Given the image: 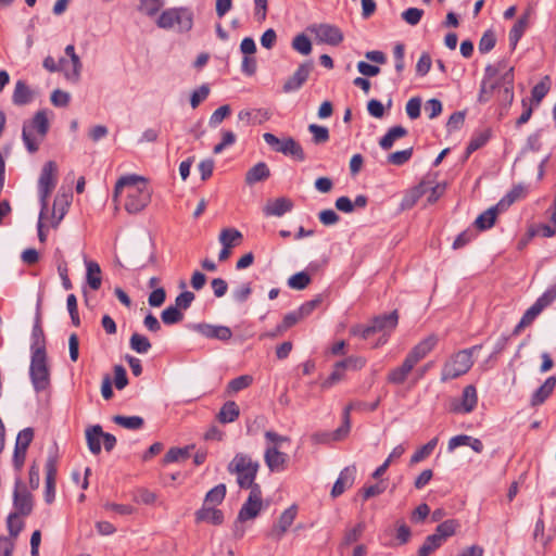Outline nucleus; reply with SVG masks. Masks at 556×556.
Here are the masks:
<instances>
[{"label": "nucleus", "mask_w": 556, "mask_h": 556, "mask_svg": "<svg viewBox=\"0 0 556 556\" xmlns=\"http://www.w3.org/2000/svg\"><path fill=\"white\" fill-rule=\"evenodd\" d=\"M495 98L504 106L514 100V67L506 60H501L485 67L478 100L481 103Z\"/></svg>", "instance_id": "nucleus-1"}, {"label": "nucleus", "mask_w": 556, "mask_h": 556, "mask_svg": "<svg viewBox=\"0 0 556 556\" xmlns=\"http://www.w3.org/2000/svg\"><path fill=\"white\" fill-rule=\"evenodd\" d=\"M151 194L146 179L137 175L119 178L114 189V200L125 195L124 207L130 214L141 212L150 203Z\"/></svg>", "instance_id": "nucleus-2"}, {"label": "nucleus", "mask_w": 556, "mask_h": 556, "mask_svg": "<svg viewBox=\"0 0 556 556\" xmlns=\"http://www.w3.org/2000/svg\"><path fill=\"white\" fill-rule=\"evenodd\" d=\"M53 112L47 109L37 111L31 118L24 121L22 140L29 153H36L46 139Z\"/></svg>", "instance_id": "nucleus-3"}, {"label": "nucleus", "mask_w": 556, "mask_h": 556, "mask_svg": "<svg viewBox=\"0 0 556 556\" xmlns=\"http://www.w3.org/2000/svg\"><path fill=\"white\" fill-rule=\"evenodd\" d=\"M397 312L393 311L390 314L375 317L368 326L356 325L351 328L350 332L365 340L369 339L374 333L381 332V337L374 345V348H378L388 342L389 336L397 326Z\"/></svg>", "instance_id": "nucleus-4"}, {"label": "nucleus", "mask_w": 556, "mask_h": 556, "mask_svg": "<svg viewBox=\"0 0 556 556\" xmlns=\"http://www.w3.org/2000/svg\"><path fill=\"white\" fill-rule=\"evenodd\" d=\"M478 349L479 346H472L470 349L460 350L451 355L442 367L440 377L441 381L445 382L453 380L467 374L473 365L472 355Z\"/></svg>", "instance_id": "nucleus-5"}, {"label": "nucleus", "mask_w": 556, "mask_h": 556, "mask_svg": "<svg viewBox=\"0 0 556 556\" xmlns=\"http://www.w3.org/2000/svg\"><path fill=\"white\" fill-rule=\"evenodd\" d=\"M156 24L163 29L187 33L193 26V12L188 8H172L162 12Z\"/></svg>", "instance_id": "nucleus-6"}, {"label": "nucleus", "mask_w": 556, "mask_h": 556, "mask_svg": "<svg viewBox=\"0 0 556 556\" xmlns=\"http://www.w3.org/2000/svg\"><path fill=\"white\" fill-rule=\"evenodd\" d=\"M258 463L254 462L250 456L237 454L228 465V470L237 475V482L240 488L252 489L254 480L258 471Z\"/></svg>", "instance_id": "nucleus-7"}, {"label": "nucleus", "mask_w": 556, "mask_h": 556, "mask_svg": "<svg viewBox=\"0 0 556 556\" xmlns=\"http://www.w3.org/2000/svg\"><path fill=\"white\" fill-rule=\"evenodd\" d=\"M31 383L37 392L45 391L50 386V369L47 362L46 350L36 348L31 353L29 367Z\"/></svg>", "instance_id": "nucleus-8"}, {"label": "nucleus", "mask_w": 556, "mask_h": 556, "mask_svg": "<svg viewBox=\"0 0 556 556\" xmlns=\"http://www.w3.org/2000/svg\"><path fill=\"white\" fill-rule=\"evenodd\" d=\"M58 181V165L54 161L43 164L38 179V194L41 208L48 210V199L54 190Z\"/></svg>", "instance_id": "nucleus-9"}, {"label": "nucleus", "mask_w": 556, "mask_h": 556, "mask_svg": "<svg viewBox=\"0 0 556 556\" xmlns=\"http://www.w3.org/2000/svg\"><path fill=\"white\" fill-rule=\"evenodd\" d=\"M556 299V286L548 288L536 301L529 307L521 317L513 333L519 334L520 331L530 326L532 321L541 314V312L551 305Z\"/></svg>", "instance_id": "nucleus-10"}, {"label": "nucleus", "mask_w": 556, "mask_h": 556, "mask_svg": "<svg viewBox=\"0 0 556 556\" xmlns=\"http://www.w3.org/2000/svg\"><path fill=\"white\" fill-rule=\"evenodd\" d=\"M263 139L276 152H280L285 155H291L299 161L305 160L303 148L291 137L279 139L271 132H265L263 135Z\"/></svg>", "instance_id": "nucleus-11"}, {"label": "nucleus", "mask_w": 556, "mask_h": 556, "mask_svg": "<svg viewBox=\"0 0 556 556\" xmlns=\"http://www.w3.org/2000/svg\"><path fill=\"white\" fill-rule=\"evenodd\" d=\"M263 507H264V505H263L261 488H260V485H254V486H252L247 501L243 503L242 507L240 508L237 520L240 522L253 520L260 515Z\"/></svg>", "instance_id": "nucleus-12"}, {"label": "nucleus", "mask_w": 556, "mask_h": 556, "mask_svg": "<svg viewBox=\"0 0 556 556\" xmlns=\"http://www.w3.org/2000/svg\"><path fill=\"white\" fill-rule=\"evenodd\" d=\"M73 195L70 191H59L54 201L51 214H48V226L56 228L64 218L72 203Z\"/></svg>", "instance_id": "nucleus-13"}, {"label": "nucleus", "mask_w": 556, "mask_h": 556, "mask_svg": "<svg viewBox=\"0 0 556 556\" xmlns=\"http://www.w3.org/2000/svg\"><path fill=\"white\" fill-rule=\"evenodd\" d=\"M46 481H45V501L47 504L53 503L55 498V483L58 472V457L50 455L46 462Z\"/></svg>", "instance_id": "nucleus-14"}, {"label": "nucleus", "mask_w": 556, "mask_h": 556, "mask_svg": "<svg viewBox=\"0 0 556 556\" xmlns=\"http://www.w3.org/2000/svg\"><path fill=\"white\" fill-rule=\"evenodd\" d=\"M298 514V507L296 505H291L287 509H285L281 515L279 516L277 522L270 529L268 536L274 540H280L288 529L293 523L295 517Z\"/></svg>", "instance_id": "nucleus-15"}, {"label": "nucleus", "mask_w": 556, "mask_h": 556, "mask_svg": "<svg viewBox=\"0 0 556 556\" xmlns=\"http://www.w3.org/2000/svg\"><path fill=\"white\" fill-rule=\"evenodd\" d=\"M13 502L15 513L27 516L31 513L33 509V498L31 494L27 491L26 486L17 481L14 489Z\"/></svg>", "instance_id": "nucleus-16"}, {"label": "nucleus", "mask_w": 556, "mask_h": 556, "mask_svg": "<svg viewBox=\"0 0 556 556\" xmlns=\"http://www.w3.org/2000/svg\"><path fill=\"white\" fill-rule=\"evenodd\" d=\"M311 30L316 35L318 41L327 45L337 46L343 39V35L340 29L329 24L313 26Z\"/></svg>", "instance_id": "nucleus-17"}, {"label": "nucleus", "mask_w": 556, "mask_h": 556, "mask_svg": "<svg viewBox=\"0 0 556 556\" xmlns=\"http://www.w3.org/2000/svg\"><path fill=\"white\" fill-rule=\"evenodd\" d=\"M312 70V62H305L301 64L295 71V73L291 77H289L285 83L282 87L283 92L289 93L300 89L302 85L307 80Z\"/></svg>", "instance_id": "nucleus-18"}, {"label": "nucleus", "mask_w": 556, "mask_h": 556, "mask_svg": "<svg viewBox=\"0 0 556 556\" xmlns=\"http://www.w3.org/2000/svg\"><path fill=\"white\" fill-rule=\"evenodd\" d=\"M197 332L208 339H216L219 341H229L232 337V331L227 326L199 324L194 327Z\"/></svg>", "instance_id": "nucleus-19"}, {"label": "nucleus", "mask_w": 556, "mask_h": 556, "mask_svg": "<svg viewBox=\"0 0 556 556\" xmlns=\"http://www.w3.org/2000/svg\"><path fill=\"white\" fill-rule=\"evenodd\" d=\"M264 460L270 471H283L287 468L289 456L275 446H267Z\"/></svg>", "instance_id": "nucleus-20"}, {"label": "nucleus", "mask_w": 556, "mask_h": 556, "mask_svg": "<svg viewBox=\"0 0 556 556\" xmlns=\"http://www.w3.org/2000/svg\"><path fill=\"white\" fill-rule=\"evenodd\" d=\"M438 337L435 334H430L424 340H421L418 344H416L412 351L407 354V356L418 364L421 359H424L437 345Z\"/></svg>", "instance_id": "nucleus-21"}, {"label": "nucleus", "mask_w": 556, "mask_h": 556, "mask_svg": "<svg viewBox=\"0 0 556 556\" xmlns=\"http://www.w3.org/2000/svg\"><path fill=\"white\" fill-rule=\"evenodd\" d=\"M293 207V202L286 198L280 197L274 200L267 201L265 206L263 207V212L266 216H277L280 217L286 213L290 212Z\"/></svg>", "instance_id": "nucleus-22"}, {"label": "nucleus", "mask_w": 556, "mask_h": 556, "mask_svg": "<svg viewBox=\"0 0 556 556\" xmlns=\"http://www.w3.org/2000/svg\"><path fill=\"white\" fill-rule=\"evenodd\" d=\"M195 521L219 526L224 522V514L216 506L203 504L202 507L195 511Z\"/></svg>", "instance_id": "nucleus-23"}, {"label": "nucleus", "mask_w": 556, "mask_h": 556, "mask_svg": "<svg viewBox=\"0 0 556 556\" xmlns=\"http://www.w3.org/2000/svg\"><path fill=\"white\" fill-rule=\"evenodd\" d=\"M459 446H469L476 453H481L484 447L480 439L467 434H459L450 439L447 444L450 453L454 452Z\"/></svg>", "instance_id": "nucleus-24"}, {"label": "nucleus", "mask_w": 556, "mask_h": 556, "mask_svg": "<svg viewBox=\"0 0 556 556\" xmlns=\"http://www.w3.org/2000/svg\"><path fill=\"white\" fill-rule=\"evenodd\" d=\"M356 468L355 466L345 467L341 472L337 481L334 482L331 495L337 497L341 495L346 489L352 486L355 479Z\"/></svg>", "instance_id": "nucleus-25"}, {"label": "nucleus", "mask_w": 556, "mask_h": 556, "mask_svg": "<svg viewBox=\"0 0 556 556\" xmlns=\"http://www.w3.org/2000/svg\"><path fill=\"white\" fill-rule=\"evenodd\" d=\"M35 96V91L24 80H17L12 94V102L17 106L27 105L33 102Z\"/></svg>", "instance_id": "nucleus-26"}, {"label": "nucleus", "mask_w": 556, "mask_h": 556, "mask_svg": "<svg viewBox=\"0 0 556 556\" xmlns=\"http://www.w3.org/2000/svg\"><path fill=\"white\" fill-rule=\"evenodd\" d=\"M417 364L408 356L405 357L401 366L393 368L388 375V382L393 384H402L406 381L408 375Z\"/></svg>", "instance_id": "nucleus-27"}, {"label": "nucleus", "mask_w": 556, "mask_h": 556, "mask_svg": "<svg viewBox=\"0 0 556 556\" xmlns=\"http://www.w3.org/2000/svg\"><path fill=\"white\" fill-rule=\"evenodd\" d=\"M477 390L472 384L465 387L463 391L462 402L459 406L454 408L455 412L468 414L472 412L477 405Z\"/></svg>", "instance_id": "nucleus-28"}, {"label": "nucleus", "mask_w": 556, "mask_h": 556, "mask_svg": "<svg viewBox=\"0 0 556 556\" xmlns=\"http://www.w3.org/2000/svg\"><path fill=\"white\" fill-rule=\"evenodd\" d=\"M270 176V170L266 163L258 162L245 174V184L252 186L258 181L266 180Z\"/></svg>", "instance_id": "nucleus-29"}, {"label": "nucleus", "mask_w": 556, "mask_h": 556, "mask_svg": "<svg viewBox=\"0 0 556 556\" xmlns=\"http://www.w3.org/2000/svg\"><path fill=\"white\" fill-rule=\"evenodd\" d=\"M556 387V378L548 377L544 383L532 394L531 405L538 406L544 403V401L553 393Z\"/></svg>", "instance_id": "nucleus-30"}, {"label": "nucleus", "mask_w": 556, "mask_h": 556, "mask_svg": "<svg viewBox=\"0 0 556 556\" xmlns=\"http://www.w3.org/2000/svg\"><path fill=\"white\" fill-rule=\"evenodd\" d=\"M427 181H421L417 187L410 189L403 198L401 202L402 210H408L413 207L416 202L427 192Z\"/></svg>", "instance_id": "nucleus-31"}, {"label": "nucleus", "mask_w": 556, "mask_h": 556, "mask_svg": "<svg viewBox=\"0 0 556 556\" xmlns=\"http://www.w3.org/2000/svg\"><path fill=\"white\" fill-rule=\"evenodd\" d=\"M103 430L101 426L96 425L86 430V440L90 452L94 455L101 452V440Z\"/></svg>", "instance_id": "nucleus-32"}, {"label": "nucleus", "mask_w": 556, "mask_h": 556, "mask_svg": "<svg viewBox=\"0 0 556 556\" xmlns=\"http://www.w3.org/2000/svg\"><path fill=\"white\" fill-rule=\"evenodd\" d=\"M407 135V129L403 126L391 127L388 132L380 139L379 146L383 150H390L394 142Z\"/></svg>", "instance_id": "nucleus-33"}, {"label": "nucleus", "mask_w": 556, "mask_h": 556, "mask_svg": "<svg viewBox=\"0 0 556 556\" xmlns=\"http://www.w3.org/2000/svg\"><path fill=\"white\" fill-rule=\"evenodd\" d=\"M218 240L223 247L232 249L241 243L242 233L235 228H224Z\"/></svg>", "instance_id": "nucleus-34"}, {"label": "nucleus", "mask_w": 556, "mask_h": 556, "mask_svg": "<svg viewBox=\"0 0 556 556\" xmlns=\"http://www.w3.org/2000/svg\"><path fill=\"white\" fill-rule=\"evenodd\" d=\"M501 206L498 204L496 206L490 207L482 214H480L475 220V226L480 230H485L491 228L496 219V215Z\"/></svg>", "instance_id": "nucleus-35"}, {"label": "nucleus", "mask_w": 556, "mask_h": 556, "mask_svg": "<svg viewBox=\"0 0 556 556\" xmlns=\"http://www.w3.org/2000/svg\"><path fill=\"white\" fill-rule=\"evenodd\" d=\"M87 268V283L92 290H98L101 287V268L98 263L93 261L86 262Z\"/></svg>", "instance_id": "nucleus-36"}, {"label": "nucleus", "mask_w": 556, "mask_h": 556, "mask_svg": "<svg viewBox=\"0 0 556 556\" xmlns=\"http://www.w3.org/2000/svg\"><path fill=\"white\" fill-rule=\"evenodd\" d=\"M529 24L528 15L525 14L518 18L513 28L509 31V43L513 49L516 48L518 41L522 37L525 30L527 29Z\"/></svg>", "instance_id": "nucleus-37"}, {"label": "nucleus", "mask_w": 556, "mask_h": 556, "mask_svg": "<svg viewBox=\"0 0 556 556\" xmlns=\"http://www.w3.org/2000/svg\"><path fill=\"white\" fill-rule=\"evenodd\" d=\"M240 414L239 406L233 402L229 401L224 404L218 414V420L223 424L235 421Z\"/></svg>", "instance_id": "nucleus-38"}, {"label": "nucleus", "mask_w": 556, "mask_h": 556, "mask_svg": "<svg viewBox=\"0 0 556 556\" xmlns=\"http://www.w3.org/2000/svg\"><path fill=\"white\" fill-rule=\"evenodd\" d=\"M458 528L459 522L457 520L448 519L440 523L433 534L444 542L447 538L452 536Z\"/></svg>", "instance_id": "nucleus-39"}, {"label": "nucleus", "mask_w": 556, "mask_h": 556, "mask_svg": "<svg viewBox=\"0 0 556 556\" xmlns=\"http://www.w3.org/2000/svg\"><path fill=\"white\" fill-rule=\"evenodd\" d=\"M225 496L226 485L220 483L206 493L203 504L217 507V505L224 501Z\"/></svg>", "instance_id": "nucleus-40"}, {"label": "nucleus", "mask_w": 556, "mask_h": 556, "mask_svg": "<svg viewBox=\"0 0 556 556\" xmlns=\"http://www.w3.org/2000/svg\"><path fill=\"white\" fill-rule=\"evenodd\" d=\"M527 194V188L525 186L518 185L515 186L505 198H503L498 202V206H501V210L507 208L509 205H511L515 201L523 198Z\"/></svg>", "instance_id": "nucleus-41"}, {"label": "nucleus", "mask_w": 556, "mask_h": 556, "mask_svg": "<svg viewBox=\"0 0 556 556\" xmlns=\"http://www.w3.org/2000/svg\"><path fill=\"white\" fill-rule=\"evenodd\" d=\"M491 131L489 129L481 130L479 132H476L473 137L471 138L470 142L468 143L466 153L467 155L471 154L472 152L477 151L481 147H483L490 139Z\"/></svg>", "instance_id": "nucleus-42"}, {"label": "nucleus", "mask_w": 556, "mask_h": 556, "mask_svg": "<svg viewBox=\"0 0 556 556\" xmlns=\"http://www.w3.org/2000/svg\"><path fill=\"white\" fill-rule=\"evenodd\" d=\"M352 409H353V404H350L344 408L343 425L331 434L332 440L339 441V440L344 439L349 434L350 429H351L350 413Z\"/></svg>", "instance_id": "nucleus-43"}, {"label": "nucleus", "mask_w": 556, "mask_h": 556, "mask_svg": "<svg viewBox=\"0 0 556 556\" xmlns=\"http://www.w3.org/2000/svg\"><path fill=\"white\" fill-rule=\"evenodd\" d=\"M113 421L126 429H139L143 425V419L139 416H121L116 415L113 417Z\"/></svg>", "instance_id": "nucleus-44"}, {"label": "nucleus", "mask_w": 556, "mask_h": 556, "mask_svg": "<svg viewBox=\"0 0 556 556\" xmlns=\"http://www.w3.org/2000/svg\"><path fill=\"white\" fill-rule=\"evenodd\" d=\"M438 444V438H433L427 444L418 448L410 457V464L415 465L427 458L435 448Z\"/></svg>", "instance_id": "nucleus-45"}, {"label": "nucleus", "mask_w": 556, "mask_h": 556, "mask_svg": "<svg viewBox=\"0 0 556 556\" xmlns=\"http://www.w3.org/2000/svg\"><path fill=\"white\" fill-rule=\"evenodd\" d=\"M364 529H365L364 522H358L353 528L346 529L344 536L342 539V542H341V546L342 547L349 546V545L357 542L361 539V536L364 532Z\"/></svg>", "instance_id": "nucleus-46"}, {"label": "nucleus", "mask_w": 556, "mask_h": 556, "mask_svg": "<svg viewBox=\"0 0 556 556\" xmlns=\"http://www.w3.org/2000/svg\"><path fill=\"white\" fill-rule=\"evenodd\" d=\"M190 446L172 447L164 456V463H176L186 460L190 456Z\"/></svg>", "instance_id": "nucleus-47"}, {"label": "nucleus", "mask_w": 556, "mask_h": 556, "mask_svg": "<svg viewBox=\"0 0 556 556\" xmlns=\"http://www.w3.org/2000/svg\"><path fill=\"white\" fill-rule=\"evenodd\" d=\"M129 344L134 351L140 354H146L151 349V343L148 338L139 333H134L130 337Z\"/></svg>", "instance_id": "nucleus-48"}, {"label": "nucleus", "mask_w": 556, "mask_h": 556, "mask_svg": "<svg viewBox=\"0 0 556 556\" xmlns=\"http://www.w3.org/2000/svg\"><path fill=\"white\" fill-rule=\"evenodd\" d=\"M345 367L341 362H338L333 366V370L330 376L321 383L324 389H328L344 378Z\"/></svg>", "instance_id": "nucleus-49"}, {"label": "nucleus", "mask_w": 556, "mask_h": 556, "mask_svg": "<svg viewBox=\"0 0 556 556\" xmlns=\"http://www.w3.org/2000/svg\"><path fill=\"white\" fill-rule=\"evenodd\" d=\"M443 542L434 534L428 535L418 551V556H429L437 548H439Z\"/></svg>", "instance_id": "nucleus-50"}, {"label": "nucleus", "mask_w": 556, "mask_h": 556, "mask_svg": "<svg viewBox=\"0 0 556 556\" xmlns=\"http://www.w3.org/2000/svg\"><path fill=\"white\" fill-rule=\"evenodd\" d=\"M72 71H73V65H72L71 59L61 58L59 60V72L63 73L64 78L67 81L72 83V84H77L80 80L81 70H78L76 78L71 76Z\"/></svg>", "instance_id": "nucleus-51"}, {"label": "nucleus", "mask_w": 556, "mask_h": 556, "mask_svg": "<svg viewBox=\"0 0 556 556\" xmlns=\"http://www.w3.org/2000/svg\"><path fill=\"white\" fill-rule=\"evenodd\" d=\"M309 282L311 277L304 271L296 273L288 279V286L294 290H303Z\"/></svg>", "instance_id": "nucleus-52"}, {"label": "nucleus", "mask_w": 556, "mask_h": 556, "mask_svg": "<svg viewBox=\"0 0 556 556\" xmlns=\"http://www.w3.org/2000/svg\"><path fill=\"white\" fill-rule=\"evenodd\" d=\"M220 135H222V141L213 148L214 154L222 153L226 148L232 146L237 140L235 132L231 130L223 129L220 131Z\"/></svg>", "instance_id": "nucleus-53"}, {"label": "nucleus", "mask_w": 556, "mask_h": 556, "mask_svg": "<svg viewBox=\"0 0 556 556\" xmlns=\"http://www.w3.org/2000/svg\"><path fill=\"white\" fill-rule=\"evenodd\" d=\"M292 48L303 55H307L312 51V43L307 36L300 34L292 40Z\"/></svg>", "instance_id": "nucleus-54"}, {"label": "nucleus", "mask_w": 556, "mask_h": 556, "mask_svg": "<svg viewBox=\"0 0 556 556\" xmlns=\"http://www.w3.org/2000/svg\"><path fill=\"white\" fill-rule=\"evenodd\" d=\"M413 155V148H407L402 151H396L388 155V163L396 166H401L408 162Z\"/></svg>", "instance_id": "nucleus-55"}, {"label": "nucleus", "mask_w": 556, "mask_h": 556, "mask_svg": "<svg viewBox=\"0 0 556 556\" xmlns=\"http://www.w3.org/2000/svg\"><path fill=\"white\" fill-rule=\"evenodd\" d=\"M308 130L313 135V142L315 144H321L329 140V130L325 126L311 124Z\"/></svg>", "instance_id": "nucleus-56"}, {"label": "nucleus", "mask_w": 556, "mask_h": 556, "mask_svg": "<svg viewBox=\"0 0 556 556\" xmlns=\"http://www.w3.org/2000/svg\"><path fill=\"white\" fill-rule=\"evenodd\" d=\"M162 320L166 325L177 324L182 320L184 315L176 306H168L162 312Z\"/></svg>", "instance_id": "nucleus-57"}, {"label": "nucleus", "mask_w": 556, "mask_h": 556, "mask_svg": "<svg viewBox=\"0 0 556 556\" xmlns=\"http://www.w3.org/2000/svg\"><path fill=\"white\" fill-rule=\"evenodd\" d=\"M20 516L21 515L17 513H12L9 515L7 520L8 530L10 532V535L12 536V540L18 535V533L22 531L24 527V522Z\"/></svg>", "instance_id": "nucleus-58"}, {"label": "nucleus", "mask_w": 556, "mask_h": 556, "mask_svg": "<svg viewBox=\"0 0 556 556\" xmlns=\"http://www.w3.org/2000/svg\"><path fill=\"white\" fill-rule=\"evenodd\" d=\"M231 113V109L228 104L219 106L217 110L213 112V114L210 116L208 124L211 127L215 128L222 122L228 117Z\"/></svg>", "instance_id": "nucleus-59"}, {"label": "nucleus", "mask_w": 556, "mask_h": 556, "mask_svg": "<svg viewBox=\"0 0 556 556\" xmlns=\"http://www.w3.org/2000/svg\"><path fill=\"white\" fill-rule=\"evenodd\" d=\"M252 381H253V378L249 375H243V376L237 377L228 383V391L230 393H237V392L248 388L252 383Z\"/></svg>", "instance_id": "nucleus-60"}, {"label": "nucleus", "mask_w": 556, "mask_h": 556, "mask_svg": "<svg viewBox=\"0 0 556 556\" xmlns=\"http://www.w3.org/2000/svg\"><path fill=\"white\" fill-rule=\"evenodd\" d=\"M496 43V37L492 30H486L480 41H479V51L481 53L490 52Z\"/></svg>", "instance_id": "nucleus-61"}, {"label": "nucleus", "mask_w": 556, "mask_h": 556, "mask_svg": "<svg viewBox=\"0 0 556 556\" xmlns=\"http://www.w3.org/2000/svg\"><path fill=\"white\" fill-rule=\"evenodd\" d=\"M34 439V430L31 428H25L18 432L16 438L15 447L26 450Z\"/></svg>", "instance_id": "nucleus-62"}, {"label": "nucleus", "mask_w": 556, "mask_h": 556, "mask_svg": "<svg viewBox=\"0 0 556 556\" xmlns=\"http://www.w3.org/2000/svg\"><path fill=\"white\" fill-rule=\"evenodd\" d=\"M405 111L410 119H417L420 116L421 99L419 97L410 98L406 103Z\"/></svg>", "instance_id": "nucleus-63"}, {"label": "nucleus", "mask_w": 556, "mask_h": 556, "mask_svg": "<svg viewBox=\"0 0 556 556\" xmlns=\"http://www.w3.org/2000/svg\"><path fill=\"white\" fill-rule=\"evenodd\" d=\"M51 103L58 108H65L68 105L71 100V94L61 89H55L50 97Z\"/></svg>", "instance_id": "nucleus-64"}]
</instances>
